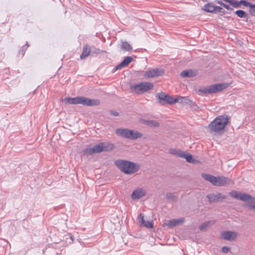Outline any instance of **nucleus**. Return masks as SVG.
<instances>
[{
  "instance_id": "14",
  "label": "nucleus",
  "mask_w": 255,
  "mask_h": 255,
  "mask_svg": "<svg viewBox=\"0 0 255 255\" xmlns=\"http://www.w3.org/2000/svg\"><path fill=\"white\" fill-rule=\"evenodd\" d=\"M133 58L130 56L126 57L120 64L117 65L115 68V71L121 69L122 68L128 66L130 62L133 61Z\"/></svg>"
},
{
  "instance_id": "7",
  "label": "nucleus",
  "mask_w": 255,
  "mask_h": 255,
  "mask_svg": "<svg viewBox=\"0 0 255 255\" xmlns=\"http://www.w3.org/2000/svg\"><path fill=\"white\" fill-rule=\"evenodd\" d=\"M115 133L119 136L130 140L137 139L138 138H141L143 135L142 133L137 130H131L128 128H118L116 130Z\"/></svg>"
},
{
  "instance_id": "5",
  "label": "nucleus",
  "mask_w": 255,
  "mask_h": 255,
  "mask_svg": "<svg viewBox=\"0 0 255 255\" xmlns=\"http://www.w3.org/2000/svg\"><path fill=\"white\" fill-rule=\"evenodd\" d=\"M229 195L232 197L239 199L243 201H248L245 206L251 210H255V198L251 195L243 192L232 190L229 193Z\"/></svg>"
},
{
  "instance_id": "21",
  "label": "nucleus",
  "mask_w": 255,
  "mask_h": 255,
  "mask_svg": "<svg viewBox=\"0 0 255 255\" xmlns=\"http://www.w3.org/2000/svg\"><path fill=\"white\" fill-rule=\"evenodd\" d=\"M214 224V221H207L201 224L199 226V228L202 231H205Z\"/></svg>"
},
{
  "instance_id": "1",
  "label": "nucleus",
  "mask_w": 255,
  "mask_h": 255,
  "mask_svg": "<svg viewBox=\"0 0 255 255\" xmlns=\"http://www.w3.org/2000/svg\"><path fill=\"white\" fill-rule=\"evenodd\" d=\"M159 103L161 105L173 104L177 102L184 103L185 105L192 108V110L196 111L199 107L192 101L185 97H179L174 98L163 92H161L158 95Z\"/></svg>"
},
{
  "instance_id": "15",
  "label": "nucleus",
  "mask_w": 255,
  "mask_h": 255,
  "mask_svg": "<svg viewBox=\"0 0 255 255\" xmlns=\"http://www.w3.org/2000/svg\"><path fill=\"white\" fill-rule=\"evenodd\" d=\"M198 72L196 70L188 69L182 71L180 73V76L184 78H190L197 76Z\"/></svg>"
},
{
  "instance_id": "41",
  "label": "nucleus",
  "mask_w": 255,
  "mask_h": 255,
  "mask_svg": "<svg viewBox=\"0 0 255 255\" xmlns=\"http://www.w3.org/2000/svg\"><path fill=\"white\" fill-rule=\"evenodd\" d=\"M70 238H71V239L72 241H73V236H71V237H70Z\"/></svg>"
},
{
  "instance_id": "40",
  "label": "nucleus",
  "mask_w": 255,
  "mask_h": 255,
  "mask_svg": "<svg viewBox=\"0 0 255 255\" xmlns=\"http://www.w3.org/2000/svg\"><path fill=\"white\" fill-rule=\"evenodd\" d=\"M111 113V115H112L113 116L117 117V116H119V113Z\"/></svg>"
},
{
  "instance_id": "33",
  "label": "nucleus",
  "mask_w": 255,
  "mask_h": 255,
  "mask_svg": "<svg viewBox=\"0 0 255 255\" xmlns=\"http://www.w3.org/2000/svg\"><path fill=\"white\" fill-rule=\"evenodd\" d=\"M223 12V8L221 6L215 5V12L213 13L221 12Z\"/></svg>"
},
{
  "instance_id": "2",
  "label": "nucleus",
  "mask_w": 255,
  "mask_h": 255,
  "mask_svg": "<svg viewBox=\"0 0 255 255\" xmlns=\"http://www.w3.org/2000/svg\"><path fill=\"white\" fill-rule=\"evenodd\" d=\"M114 163L121 171L128 175L135 173L140 168L138 163L125 159L116 160Z\"/></svg>"
},
{
  "instance_id": "6",
  "label": "nucleus",
  "mask_w": 255,
  "mask_h": 255,
  "mask_svg": "<svg viewBox=\"0 0 255 255\" xmlns=\"http://www.w3.org/2000/svg\"><path fill=\"white\" fill-rule=\"evenodd\" d=\"M114 145L107 142H100L92 147H88L83 150V154L85 155H90L96 153L112 150Z\"/></svg>"
},
{
  "instance_id": "37",
  "label": "nucleus",
  "mask_w": 255,
  "mask_h": 255,
  "mask_svg": "<svg viewBox=\"0 0 255 255\" xmlns=\"http://www.w3.org/2000/svg\"><path fill=\"white\" fill-rule=\"evenodd\" d=\"M223 6L224 7H225V8L227 9H229V10H233V8H231L229 5L225 4V3H224V4L223 5Z\"/></svg>"
},
{
  "instance_id": "30",
  "label": "nucleus",
  "mask_w": 255,
  "mask_h": 255,
  "mask_svg": "<svg viewBox=\"0 0 255 255\" xmlns=\"http://www.w3.org/2000/svg\"><path fill=\"white\" fill-rule=\"evenodd\" d=\"M239 2H240L241 4L244 5L245 6H249V7L251 6L252 4L251 2L245 0H241L239 1Z\"/></svg>"
},
{
  "instance_id": "34",
  "label": "nucleus",
  "mask_w": 255,
  "mask_h": 255,
  "mask_svg": "<svg viewBox=\"0 0 255 255\" xmlns=\"http://www.w3.org/2000/svg\"><path fill=\"white\" fill-rule=\"evenodd\" d=\"M230 249V248L228 247H226V246L223 247L222 248V252L224 254H227L229 252Z\"/></svg>"
},
{
  "instance_id": "28",
  "label": "nucleus",
  "mask_w": 255,
  "mask_h": 255,
  "mask_svg": "<svg viewBox=\"0 0 255 255\" xmlns=\"http://www.w3.org/2000/svg\"><path fill=\"white\" fill-rule=\"evenodd\" d=\"M177 225L176 219L171 220L168 221V226L169 227H174Z\"/></svg>"
},
{
  "instance_id": "32",
  "label": "nucleus",
  "mask_w": 255,
  "mask_h": 255,
  "mask_svg": "<svg viewBox=\"0 0 255 255\" xmlns=\"http://www.w3.org/2000/svg\"><path fill=\"white\" fill-rule=\"evenodd\" d=\"M143 226L148 228H153L152 223L149 221H145L143 224Z\"/></svg>"
},
{
  "instance_id": "4",
  "label": "nucleus",
  "mask_w": 255,
  "mask_h": 255,
  "mask_svg": "<svg viewBox=\"0 0 255 255\" xmlns=\"http://www.w3.org/2000/svg\"><path fill=\"white\" fill-rule=\"evenodd\" d=\"M62 101L65 104L74 105L82 104L87 106H97L100 104V101L98 100L90 99L84 97L65 98Z\"/></svg>"
},
{
  "instance_id": "8",
  "label": "nucleus",
  "mask_w": 255,
  "mask_h": 255,
  "mask_svg": "<svg viewBox=\"0 0 255 255\" xmlns=\"http://www.w3.org/2000/svg\"><path fill=\"white\" fill-rule=\"evenodd\" d=\"M153 87V84L152 83L144 82L131 85L130 90L132 92L140 94L151 89Z\"/></svg>"
},
{
  "instance_id": "36",
  "label": "nucleus",
  "mask_w": 255,
  "mask_h": 255,
  "mask_svg": "<svg viewBox=\"0 0 255 255\" xmlns=\"http://www.w3.org/2000/svg\"><path fill=\"white\" fill-rule=\"evenodd\" d=\"M177 225L183 223L184 222V218H181L179 219H176Z\"/></svg>"
},
{
  "instance_id": "39",
  "label": "nucleus",
  "mask_w": 255,
  "mask_h": 255,
  "mask_svg": "<svg viewBox=\"0 0 255 255\" xmlns=\"http://www.w3.org/2000/svg\"><path fill=\"white\" fill-rule=\"evenodd\" d=\"M216 2L217 3L219 4L220 5H221V6H223V4H224V2H223V1H221V0H216Z\"/></svg>"
},
{
  "instance_id": "12",
  "label": "nucleus",
  "mask_w": 255,
  "mask_h": 255,
  "mask_svg": "<svg viewBox=\"0 0 255 255\" xmlns=\"http://www.w3.org/2000/svg\"><path fill=\"white\" fill-rule=\"evenodd\" d=\"M237 233L232 231H224L220 236V238L224 240L233 241L237 238Z\"/></svg>"
},
{
  "instance_id": "20",
  "label": "nucleus",
  "mask_w": 255,
  "mask_h": 255,
  "mask_svg": "<svg viewBox=\"0 0 255 255\" xmlns=\"http://www.w3.org/2000/svg\"><path fill=\"white\" fill-rule=\"evenodd\" d=\"M215 6L213 2H208L203 6L202 9L207 12L213 13L215 12Z\"/></svg>"
},
{
  "instance_id": "22",
  "label": "nucleus",
  "mask_w": 255,
  "mask_h": 255,
  "mask_svg": "<svg viewBox=\"0 0 255 255\" xmlns=\"http://www.w3.org/2000/svg\"><path fill=\"white\" fill-rule=\"evenodd\" d=\"M183 153L182 154L183 156H181V157L186 159V160L189 163H195V160L193 159L192 155L190 154L186 153L185 151H183Z\"/></svg>"
},
{
  "instance_id": "25",
  "label": "nucleus",
  "mask_w": 255,
  "mask_h": 255,
  "mask_svg": "<svg viewBox=\"0 0 255 255\" xmlns=\"http://www.w3.org/2000/svg\"><path fill=\"white\" fill-rule=\"evenodd\" d=\"M235 14L241 18H247L246 21H248V14L243 10H238L235 11Z\"/></svg>"
},
{
  "instance_id": "11",
  "label": "nucleus",
  "mask_w": 255,
  "mask_h": 255,
  "mask_svg": "<svg viewBox=\"0 0 255 255\" xmlns=\"http://www.w3.org/2000/svg\"><path fill=\"white\" fill-rule=\"evenodd\" d=\"M164 70L162 69L156 68L146 71L144 76L146 78H154L164 75Z\"/></svg>"
},
{
  "instance_id": "16",
  "label": "nucleus",
  "mask_w": 255,
  "mask_h": 255,
  "mask_svg": "<svg viewBox=\"0 0 255 255\" xmlns=\"http://www.w3.org/2000/svg\"><path fill=\"white\" fill-rule=\"evenodd\" d=\"M139 121L141 123H142L143 124H144L145 125H147L150 127L157 128L160 126V124L156 121L146 120L143 119L142 118H140L139 119Z\"/></svg>"
},
{
  "instance_id": "29",
  "label": "nucleus",
  "mask_w": 255,
  "mask_h": 255,
  "mask_svg": "<svg viewBox=\"0 0 255 255\" xmlns=\"http://www.w3.org/2000/svg\"><path fill=\"white\" fill-rule=\"evenodd\" d=\"M249 11L251 15L255 16V4H252L250 7Z\"/></svg>"
},
{
  "instance_id": "23",
  "label": "nucleus",
  "mask_w": 255,
  "mask_h": 255,
  "mask_svg": "<svg viewBox=\"0 0 255 255\" xmlns=\"http://www.w3.org/2000/svg\"><path fill=\"white\" fill-rule=\"evenodd\" d=\"M121 48L125 51H131L132 47L127 41H122Z\"/></svg>"
},
{
  "instance_id": "18",
  "label": "nucleus",
  "mask_w": 255,
  "mask_h": 255,
  "mask_svg": "<svg viewBox=\"0 0 255 255\" xmlns=\"http://www.w3.org/2000/svg\"><path fill=\"white\" fill-rule=\"evenodd\" d=\"M201 176L205 180L210 182L213 185L216 186L217 176L216 177L212 175L206 173H202Z\"/></svg>"
},
{
  "instance_id": "9",
  "label": "nucleus",
  "mask_w": 255,
  "mask_h": 255,
  "mask_svg": "<svg viewBox=\"0 0 255 255\" xmlns=\"http://www.w3.org/2000/svg\"><path fill=\"white\" fill-rule=\"evenodd\" d=\"M229 85V84L228 83H219L217 84L212 85L208 87L201 89L200 91L204 94L215 93L225 89L228 87Z\"/></svg>"
},
{
  "instance_id": "10",
  "label": "nucleus",
  "mask_w": 255,
  "mask_h": 255,
  "mask_svg": "<svg viewBox=\"0 0 255 255\" xmlns=\"http://www.w3.org/2000/svg\"><path fill=\"white\" fill-rule=\"evenodd\" d=\"M209 202L211 203L212 202H219L222 201L226 198V196L223 195L222 193L217 192L215 193H211L207 196Z\"/></svg>"
},
{
  "instance_id": "38",
  "label": "nucleus",
  "mask_w": 255,
  "mask_h": 255,
  "mask_svg": "<svg viewBox=\"0 0 255 255\" xmlns=\"http://www.w3.org/2000/svg\"><path fill=\"white\" fill-rule=\"evenodd\" d=\"M92 52H93L94 53H96V54H99V53H100L101 50L99 49H95V50L92 51Z\"/></svg>"
},
{
  "instance_id": "31",
  "label": "nucleus",
  "mask_w": 255,
  "mask_h": 255,
  "mask_svg": "<svg viewBox=\"0 0 255 255\" xmlns=\"http://www.w3.org/2000/svg\"><path fill=\"white\" fill-rule=\"evenodd\" d=\"M231 4L235 8H238L240 7L241 3L238 1H234L233 0L232 1Z\"/></svg>"
},
{
  "instance_id": "27",
  "label": "nucleus",
  "mask_w": 255,
  "mask_h": 255,
  "mask_svg": "<svg viewBox=\"0 0 255 255\" xmlns=\"http://www.w3.org/2000/svg\"><path fill=\"white\" fill-rule=\"evenodd\" d=\"M29 46L28 42H26V44L23 46L19 50L18 52L19 56H23L27 47Z\"/></svg>"
},
{
  "instance_id": "13",
  "label": "nucleus",
  "mask_w": 255,
  "mask_h": 255,
  "mask_svg": "<svg viewBox=\"0 0 255 255\" xmlns=\"http://www.w3.org/2000/svg\"><path fill=\"white\" fill-rule=\"evenodd\" d=\"M234 184V181L231 179L223 176H217V186H223Z\"/></svg>"
},
{
  "instance_id": "17",
  "label": "nucleus",
  "mask_w": 255,
  "mask_h": 255,
  "mask_svg": "<svg viewBox=\"0 0 255 255\" xmlns=\"http://www.w3.org/2000/svg\"><path fill=\"white\" fill-rule=\"evenodd\" d=\"M92 52L91 47L88 44H85L83 48L82 54L80 56L81 59H84L87 58L91 54Z\"/></svg>"
},
{
  "instance_id": "42",
  "label": "nucleus",
  "mask_w": 255,
  "mask_h": 255,
  "mask_svg": "<svg viewBox=\"0 0 255 255\" xmlns=\"http://www.w3.org/2000/svg\"><path fill=\"white\" fill-rule=\"evenodd\" d=\"M223 13H225V10H223V12H222Z\"/></svg>"
},
{
  "instance_id": "3",
  "label": "nucleus",
  "mask_w": 255,
  "mask_h": 255,
  "mask_svg": "<svg viewBox=\"0 0 255 255\" xmlns=\"http://www.w3.org/2000/svg\"><path fill=\"white\" fill-rule=\"evenodd\" d=\"M229 122V117L226 115L218 116L210 123L208 128L210 132H218L224 129Z\"/></svg>"
},
{
  "instance_id": "19",
  "label": "nucleus",
  "mask_w": 255,
  "mask_h": 255,
  "mask_svg": "<svg viewBox=\"0 0 255 255\" xmlns=\"http://www.w3.org/2000/svg\"><path fill=\"white\" fill-rule=\"evenodd\" d=\"M145 195V192L142 189H136L131 194L132 199H138Z\"/></svg>"
},
{
  "instance_id": "24",
  "label": "nucleus",
  "mask_w": 255,
  "mask_h": 255,
  "mask_svg": "<svg viewBox=\"0 0 255 255\" xmlns=\"http://www.w3.org/2000/svg\"><path fill=\"white\" fill-rule=\"evenodd\" d=\"M169 152L170 154H173L177 156L181 157V156H183V155L182 154L183 153V151L180 149H175L174 148H171L169 150Z\"/></svg>"
},
{
  "instance_id": "35",
  "label": "nucleus",
  "mask_w": 255,
  "mask_h": 255,
  "mask_svg": "<svg viewBox=\"0 0 255 255\" xmlns=\"http://www.w3.org/2000/svg\"><path fill=\"white\" fill-rule=\"evenodd\" d=\"M139 218L140 219V223H141V224L142 225H143V224L144 223V222H145L144 219V215L142 213H140L139 214Z\"/></svg>"
},
{
  "instance_id": "26",
  "label": "nucleus",
  "mask_w": 255,
  "mask_h": 255,
  "mask_svg": "<svg viewBox=\"0 0 255 255\" xmlns=\"http://www.w3.org/2000/svg\"><path fill=\"white\" fill-rule=\"evenodd\" d=\"M175 193H167L166 194V198L170 201H175L177 197L175 196Z\"/></svg>"
}]
</instances>
